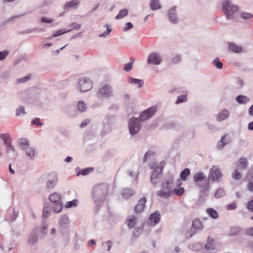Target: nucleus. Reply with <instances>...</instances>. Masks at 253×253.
<instances>
[{
    "label": "nucleus",
    "instance_id": "7c9ffc66",
    "mask_svg": "<svg viewBox=\"0 0 253 253\" xmlns=\"http://www.w3.org/2000/svg\"><path fill=\"white\" fill-rule=\"evenodd\" d=\"M161 174L158 173L153 172L151 177V182L153 184H156L159 182V176Z\"/></svg>",
    "mask_w": 253,
    "mask_h": 253
},
{
    "label": "nucleus",
    "instance_id": "0e129e2a",
    "mask_svg": "<svg viewBox=\"0 0 253 253\" xmlns=\"http://www.w3.org/2000/svg\"><path fill=\"white\" fill-rule=\"evenodd\" d=\"M73 26V29L75 30H79L81 28V25L77 23H74L72 25Z\"/></svg>",
    "mask_w": 253,
    "mask_h": 253
},
{
    "label": "nucleus",
    "instance_id": "0eeeda50",
    "mask_svg": "<svg viewBox=\"0 0 253 253\" xmlns=\"http://www.w3.org/2000/svg\"><path fill=\"white\" fill-rule=\"evenodd\" d=\"M157 109V106H154L143 111L139 116L140 120L141 121H145L150 119L156 112Z\"/></svg>",
    "mask_w": 253,
    "mask_h": 253
},
{
    "label": "nucleus",
    "instance_id": "ea45409f",
    "mask_svg": "<svg viewBox=\"0 0 253 253\" xmlns=\"http://www.w3.org/2000/svg\"><path fill=\"white\" fill-rule=\"evenodd\" d=\"M130 60H131V62L125 64L124 66V69L126 71L128 72L130 71L132 68V64L134 62V59L131 58Z\"/></svg>",
    "mask_w": 253,
    "mask_h": 253
},
{
    "label": "nucleus",
    "instance_id": "4d7b16f0",
    "mask_svg": "<svg viewBox=\"0 0 253 253\" xmlns=\"http://www.w3.org/2000/svg\"><path fill=\"white\" fill-rule=\"evenodd\" d=\"M247 189L251 192H253V182H249L247 186Z\"/></svg>",
    "mask_w": 253,
    "mask_h": 253
},
{
    "label": "nucleus",
    "instance_id": "f03ea898",
    "mask_svg": "<svg viewBox=\"0 0 253 253\" xmlns=\"http://www.w3.org/2000/svg\"><path fill=\"white\" fill-rule=\"evenodd\" d=\"M172 182L173 179L163 182L161 185L162 189L157 191V195L164 199H167L171 196L173 194V191L170 187Z\"/></svg>",
    "mask_w": 253,
    "mask_h": 253
},
{
    "label": "nucleus",
    "instance_id": "79ce46f5",
    "mask_svg": "<svg viewBox=\"0 0 253 253\" xmlns=\"http://www.w3.org/2000/svg\"><path fill=\"white\" fill-rule=\"evenodd\" d=\"M173 193H175L177 196H181L184 192V189L183 188H179L178 189H174L172 190Z\"/></svg>",
    "mask_w": 253,
    "mask_h": 253
},
{
    "label": "nucleus",
    "instance_id": "a18cd8bd",
    "mask_svg": "<svg viewBox=\"0 0 253 253\" xmlns=\"http://www.w3.org/2000/svg\"><path fill=\"white\" fill-rule=\"evenodd\" d=\"M6 151L7 153H10L12 152L13 153H15V150L14 147L11 145V144L6 145Z\"/></svg>",
    "mask_w": 253,
    "mask_h": 253
},
{
    "label": "nucleus",
    "instance_id": "473e14b6",
    "mask_svg": "<svg viewBox=\"0 0 253 253\" xmlns=\"http://www.w3.org/2000/svg\"><path fill=\"white\" fill-rule=\"evenodd\" d=\"M127 10L126 9L120 10L119 14L116 16V19H120L123 18L127 14Z\"/></svg>",
    "mask_w": 253,
    "mask_h": 253
},
{
    "label": "nucleus",
    "instance_id": "864d4df0",
    "mask_svg": "<svg viewBox=\"0 0 253 253\" xmlns=\"http://www.w3.org/2000/svg\"><path fill=\"white\" fill-rule=\"evenodd\" d=\"M8 54V52L6 50L0 52V60H2L5 59Z\"/></svg>",
    "mask_w": 253,
    "mask_h": 253
},
{
    "label": "nucleus",
    "instance_id": "c9c22d12",
    "mask_svg": "<svg viewBox=\"0 0 253 253\" xmlns=\"http://www.w3.org/2000/svg\"><path fill=\"white\" fill-rule=\"evenodd\" d=\"M225 195V192L223 189L219 188L217 189L215 193V197L216 198H220Z\"/></svg>",
    "mask_w": 253,
    "mask_h": 253
},
{
    "label": "nucleus",
    "instance_id": "e433bc0d",
    "mask_svg": "<svg viewBox=\"0 0 253 253\" xmlns=\"http://www.w3.org/2000/svg\"><path fill=\"white\" fill-rule=\"evenodd\" d=\"M69 222V219L67 215H63L60 220V224L61 225H64L66 224H68Z\"/></svg>",
    "mask_w": 253,
    "mask_h": 253
},
{
    "label": "nucleus",
    "instance_id": "e2e57ef3",
    "mask_svg": "<svg viewBox=\"0 0 253 253\" xmlns=\"http://www.w3.org/2000/svg\"><path fill=\"white\" fill-rule=\"evenodd\" d=\"M90 123V121L89 120H85L81 124L80 126L82 128L85 127Z\"/></svg>",
    "mask_w": 253,
    "mask_h": 253
},
{
    "label": "nucleus",
    "instance_id": "9d476101",
    "mask_svg": "<svg viewBox=\"0 0 253 253\" xmlns=\"http://www.w3.org/2000/svg\"><path fill=\"white\" fill-rule=\"evenodd\" d=\"M147 201L145 197H142L138 202L134 208V212L136 213L142 212L145 207V203Z\"/></svg>",
    "mask_w": 253,
    "mask_h": 253
},
{
    "label": "nucleus",
    "instance_id": "37998d69",
    "mask_svg": "<svg viewBox=\"0 0 253 253\" xmlns=\"http://www.w3.org/2000/svg\"><path fill=\"white\" fill-rule=\"evenodd\" d=\"M187 100V96L186 95H179L177 97L176 103L178 104L181 102H185Z\"/></svg>",
    "mask_w": 253,
    "mask_h": 253
},
{
    "label": "nucleus",
    "instance_id": "f3484780",
    "mask_svg": "<svg viewBox=\"0 0 253 253\" xmlns=\"http://www.w3.org/2000/svg\"><path fill=\"white\" fill-rule=\"evenodd\" d=\"M190 174V170L188 168L184 169L180 174V179L185 181Z\"/></svg>",
    "mask_w": 253,
    "mask_h": 253
},
{
    "label": "nucleus",
    "instance_id": "6e6552de",
    "mask_svg": "<svg viewBox=\"0 0 253 253\" xmlns=\"http://www.w3.org/2000/svg\"><path fill=\"white\" fill-rule=\"evenodd\" d=\"M222 176V173L216 166H213L210 169L209 175V179H211L212 181H217Z\"/></svg>",
    "mask_w": 253,
    "mask_h": 253
},
{
    "label": "nucleus",
    "instance_id": "052dcab7",
    "mask_svg": "<svg viewBox=\"0 0 253 253\" xmlns=\"http://www.w3.org/2000/svg\"><path fill=\"white\" fill-rule=\"evenodd\" d=\"M247 207L250 211L253 212V199L249 202Z\"/></svg>",
    "mask_w": 253,
    "mask_h": 253
},
{
    "label": "nucleus",
    "instance_id": "aec40b11",
    "mask_svg": "<svg viewBox=\"0 0 253 253\" xmlns=\"http://www.w3.org/2000/svg\"><path fill=\"white\" fill-rule=\"evenodd\" d=\"M206 212L210 217L213 219H216L218 217V214L217 212L212 208L207 209Z\"/></svg>",
    "mask_w": 253,
    "mask_h": 253
},
{
    "label": "nucleus",
    "instance_id": "09e8293b",
    "mask_svg": "<svg viewBox=\"0 0 253 253\" xmlns=\"http://www.w3.org/2000/svg\"><path fill=\"white\" fill-rule=\"evenodd\" d=\"M54 20L51 18L43 17L41 19V22L44 23H51L53 22Z\"/></svg>",
    "mask_w": 253,
    "mask_h": 253
},
{
    "label": "nucleus",
    "instance_id": "1a4fd4ad",
    "mask_svg": "<svg viewBox=\"0 0 253 253\" xmlns=\"http://www.w3.org/2000/svg\"><path fill=\"white\" fill-rule=\"evenodd\" d=\"M162 59L161 56L157 53H152L150 54L147 59V62L149 64L159 65L161 63Z\"/></svg>",
    "mask_w": 253,
    "mask_h": 253
},
{
    "label": "nucleus",
    "instance_id": "bf43d9fd",
    "mask_svg": "<svg viewBox=\"0 0 253 253\" xmlns=\"http://www.w3.org/2000/svg\"><path fill=\"white\" fill-rule=\"evenodd\" d=\"M111 31V30L109 28V27L107 26V31L105 32H104L102 34H101L99 36L100 37H105L107 35H109Z\"/></svg>",
    "mask_w": 253,
    "mask_h": 253
},
{
    "label": "nucleus",
    "instance_id": "a878e982",
    "mask_svg": "<svg viewBox=\"0 0 253 253\" xmlns=\"http://www.w3.org/2000/svg\"><path fill=\"white\" fill-rule=\"evenodd\" d=\"M79 3V1L77 0H73L67 2L64 5L65 9H68L71 7H75Z\"/></svg>",
    "mask_w": 253,
    "mask_h": 253
},
{
    "label": "nucleus",
    "instance_id": "de8ad7c7",
    "mask_svg": "<svg viewBox=\"0 0 253 253\" xmlns=\"http://www.w3.org/2000/svg\"><path fill=\"white\" fill-rule=\"evenodd\" d=\"M214 65L218 69H221L222 68L223 65L222 63L219 61V59L216 58L214 59L213 61Z\"/></svg>",
    "mask_w": 253,
    "mask_h": 253
},
{
    "label": "nucleus",
    "instance_id": "4468645a",
    "mask_svg": "<svg viewBox=\"0 0 253 253\" xmlns=\"http://www.w3.org/2000/svg\"><path fill=\"white\" fill-rule=\"evenodd\" d=\"M135 193V192L129 188H126L123 190L122 194L123 197L125 199H128L131 196H133Z\"/></svg>",
    "mask_w": 253,
    "mask_h": 253
},
{
    "label": "nucleus",
    "instance_id": "c756f323",
    "mask_svg": "<svg viewBox=\"0 0 253 253\" xmlns=\"http://www.w3.org/2000/svg\"><path fill=\"white\" fill-rule=\"evenodd\" d=\"M205 248L208 250H212L214 248L213 240L211 237L208 238L207 244L205 245Z\"/></svg>",
    "mask_w": 253,
    "mask_h": 253
},
{
    "label": "nucleus",
    "instance_id": "72a5a7b5",
    "mask_svg": "<svg viewBox=\"0 0 253 253\" xmlns=\"http://www.w3.org/2000/svg\"><path fill=\"white\" fill-rule=\"evenodd\" d=\"M226 135L223 136L221 139L218 142L217 144V147L218 149H221L222 147L227 143L225 139Z\"/></svg>",
    "mask_w": 253,
    "mask_h": 253
},
{
    "label": "nucleus",
    "instance_id": "b1692460",
    "mask_svg": "<svg viewBox=\"0 0 253 253\" xmlns=\"http://www.w3.org/2000/svg\"><path fill=\"white\" fill-rule=\"evenodd\" d=\"M0 138L3 141L4 145H7L11 143V137L9 134L3 133L0 134Z\"/></svg>",
    "mask_w": 253,
    "mask_h": 253
},
{
    "label": "nucleus",
    "instance_id": "603ef678",
    "mask_svg": "<svg viewBox=\"0 0 253 253\" xmlns=\"http://www.w3.org/2000/svg\"><path fill=\"white\" fill-rule=\"evenodd\" d=\"M180 56L179 55H175L172 59V63L177 64L180 61Z\"/></svg>",
    "mask_w": 253,
    "mask_h": 253
},
{
    "label": "nucleus",
    "instance_id": "9b49d317",
    "mask_svg": "<svg viewBox=\"0 0 253 253\" xmlns=\"http://www.w3.org/2000/svg\"><path fill=\"white\" fill-rule=\"evenodd\" d=\"M165 165V162L162 161L158 165L156 163L150 164V167L151 169H153V172H155L156 173H158L161 174Z\"/></svg>",
    "mask_w": 253,
    "mask_h": 253
},
{
    "label": "nucleus",
    "instance_id": "cd10ccee",
    "mask_svg": "<svg viewBox=\"0 0 253 253\" xmlns=\"http://www.w3.org/2000/svg\"><path fill=\"white\" fill-rule=\"evenodd\" d=\"M192 226L196 229L201 230L203 228L201 221L198 219H195L193 221Z\"/></svg>",
    "mask_w": 253,
    "mask_h": 253
},
{
    "label": "nucleus",
    "instance_id": "423d86ee",
    "mask_svg": "<svg viewBox=\"0 0 253 253\" xmlns=\"http://www.w3.org/2000/svg\"><path fill=\"white\" fill-rule=\"evenodd\" d=\"M140 128L139 121L137 118H132L129 122V129L131 134L138 132Z\"/></svg>",
    "mask_w": 253,
    "mask_h": 253
},
{
    "label": "nucleus",
    "instance_id": "2f4dec72",
    "mask_svg": "<svg viewBox=\"0 0 253 253\" xmlns=\"http://www.w3.org/2000/svg\"><path fill=\"white\" fill-rule=\"evenodd\" d=\"M24 150L26 151V155L30 158H32L35 156V150L30 146L28 148L25 149Z\"/></svg>",
    "mask_w": 253,
    "mask_h": 253
},
{
    "label": "nucleus",
    "instance_id": "bb28decb",
    "mask_svg": "<svg viewBox=\"0 0 253 253\" xmlns=\"http://www.w3.org/2000/svg\"><path fill=\"white\" fill-rule=\"evenodd\" d=\"M57 181V178L56 176H54L51 179H49L47 183V187L49 189L54 188L56 185Z\"/></svg>",
    "mask_w": 253,
    "mask_h": 253
},
{
    "label": "nucleus",
    "instance_id": "393cba45",
    "mask_svg": "<svg viewBox=\"0 0 253 253\" xmlns=\"http://www.w3.org/2000/svg\"><path fill=\"white\" fill-rule=\"evenodd\" d=\"M229 49L230 50L236 53H239L242 50V49L241 47L237 46L233 43L229 44Z\"/></svg>",
    "mask_w": 253,
    "mask_h": 253
},
{
    "label": "nucleus",
    "instance_id": "39448f33",
    "mask_svg": "<svg viewBox=\"0 0 253 253\" xmlns=\"http://www.w3.org/2000/svg\"><path fill=\"white\" fill-rule=\"evenodd\" d=\"M223 10L224 11L228 19L231 18L232 15L234 12L238 10V7L232 5L229 1H226L223 7Z\"/></svg>",
    "mask_w": 253,
    "mask_h": 253
},
{
    "label": "nucleus",
    "instance_id": "a211bd4d",
    "mask_svg": "<svg viewBox=\"0 0 253 253\" xmlns=\"http://www.w3.org/2000/svg\"><path fill=\"white\" fill-rule=\"evenodd\" d=\"M18 143L21 149L23 150L25 149L28 148V147H29L28 140L26 138L20 139Z\"/></svg>",
    "mask_w": 253,
    "mask_h": 253
},
{
    "label": "nucleus",
    "instance_id": "13d9d810",
    "mask_svg": "<svg viewBox=\"0 0 253 253\" xmlns=\"http://www.w3.org/2000/svg\"><path fill=\"white\" fill-rule=\"evenodd\" d=\"M33 124L37 126H42V124L41 123L40 120L39 118H35L32 121Z\"/></svg>",
    "mask_w": 253,
    "mask_h": 253
},
{
    "label": "nucleus",
    "instance_id": "f257e3e1",
    "mask_svg": "<svg viewBox=\"0 0 253 253\" xmlns=\"http://www.w3.org/2000/svg\"><path fill=\"white\" fill-rule=\"evenodd\" d=\"M206 178V176L202 172L196 173L193 177L194 181L196 183V185L200 188L201 192L208 191L209 189V183L208 181H203Z\"/></svg>",
    "mask_w": 253,
    "mask_h": 253
},
{
    "label": "nucleus",
    "instance_id": "774afa93",
    "mask_svg": "<svg viewBox=\"0 0 253 253\" xmlns=\"http://www.w3.org/2000/svg\"><path fill=\"white\" fill-rule=\"evenodd\" d=\"M249 114L252 116H253V105H252L249 108Z\"/></svg>",
    "mask_w": 253,
    "mask_h": 253
},
{
    "label": "nucleus",
    "instance_id": "412c9836",
    "mask_svg": "<svg viewBox=\"0 0 253 253\" xmlns=\"http://www.w3.org/2000/svg\"><path fill=\"white\" fill-rule=\"evenodd\" d=\"M49 199L51 202L57 204L60 201L61 197L58 193H54L50 195Z\"/></svg>",
    "mask_w": 253,
    "mask_h": 253
},
{
    "label": "nucleus",
    "instance_id": "6e6d98bb",
    "mask_svg": "<svg viewBox=\"0 0 253 253\" xmlns=\"http://www.w3.org/2000/svg\"><path fill=\"white\" fill-rule=\"evenodd\" d=\"M237 208V205L235 202H233L227 206V209L229 210H234Z\"/></svg>",
    "mask_w": 253,
    "mask_h": 253
},
{
    "label": "nucleus",
    "instance_id": "5701e85b",
    "mask_svg": "<svg viewBox=\"0 0 253 253\" xmlns=\"http://www.w3.org/2000/svg\"><path fill=\"white\" fill-rule=\"evenodd\" d=\"M248 166L247 160L246 158L242 157L239 160L237 167L241 169H246Z\"/></svg>",
    "mask_w": 253,
    "mask_h": 253
},
{
    "label": "nucleus",
    "instance_id": "69168bd1",
    "mask_svg": "<svg viewBox=\"0 0 253 253\" xmlns=\"http://www.w3.org/2000/svg\"><path fill=\"white\" fill-rule=\"evenodd\" d=\"M29 79H30V77L29 76H26L25 78L19 79L18 82V83H20V82H21V83L25 82L26 81H27L28 80H29Z\"/></svg>",
    "mask_w": 253,
    "mask_h": 253
},
{
    "label": "nucleus",
    "instance_id": "680f3d73",
    "mask_svg": "<svg viewBox=\"0 0 253 253\" xmlns=\"http://www.w3.org/2000/svg\"><path fill=\"white\" fill-rule=\"evenodd\" d=\"M133 27V25L130 22H128L126 24V27L124 29V31H126L129 29H131Z\"/></svg>",
    "mask_w": 253,
    "mask_h": 253
},
{
    "label": "nucleus",
    "instance_id": "49530a36",
    "mask_svg": "<svg viewBox=\"0 0 253 253\" xmlns=\"http://www.w3.org/2000/svg\"><path fill=\"white\" fill-rule=\"evenodd\" d=\"M62 209V205L59 203L55 204L53 208V211L56 213L60 212Z\"/></svg>",
    "mask_w": 253,
    "mask_h": 253
},
{
    "label": "nucleus",
    "instance_id": "20e7f679",
    "mask_svg": "<svg viewBox=\"0 0 253 253\" xmlns=\"http://www.w3.org/2000/svg\"><path fill=\"white\" fill-rule=\"evenodd\" d=\"M79 86L81 92H86L92 88V83L89 79L83 78L79 81Z\"/></svg>",
    "mask_w": 253,
    "mask_h": 253
},
{
    "label": "nucleus",
    "instance_id": "6ab92c4d",
    "mask_svg": "<svg viewBox=\"0 0 253 253\" xmlns=\"http://www.w3.org/2000/svg\"><path fill=\"white\" fill-rule=\"evenodd\" d=\"M175 8L173 7L169 10V20L171 22L174 23H175L177 21V18L175 15Z\"/></svg>",
    "mask_w": 253,
    "mask_h": 253
},
{
    "label": "nucleus",
    "instance_id": "5fc2aeb1",
    "mask_svg": "<svg viewBox=\"0 0 253 253\" xmlns=\"http://www.w3.org/2000/svg\"><path fill=\"white\" fill-rule=\"evenodd\" d=\"M253 15L250 13L244 12L241 14V17L247 19L252 17Z\"/></svg>",
    "mask_w": 253,
    "mask_h": 253
},
{
    "label": "nucleus",
    "instance_id": "c03bdc74",
    "mask_svg": "<svg viewBox=\"0 0 253 253\" xmlns=\"http://www.w3.org/2000/svg\"><path fill=\"white\" fill-rule=\"evenodd\" d=\"M155 152L152 151H149L147 152L143 158V162H145L147 161L148 159L150 158V156H152L154 155Z\"/></svg>",
    "mask_w": 253,
    "mask_h": 253
},
{
    "label": "nucleus",
    "instance_id": "8fccbe9b",
    "mask_svg": "<svg viewBox=\"0 0 253 253\" xmlns=\"http://www.w3.org/2000/svg\"><path fill=\"white\" fill-rule=\"evenodd\" d=\"M16 114L17 116L24 115L25 114V108L22 106L20 107L18 109H17Z\"/></svg>",
    "mask_w": 253,
    "mask_h": 253
},
{
    "label": "nucleus",
    "instance_id": "a19ab883",
    "mask_svg": "<svg viewBox=\"0 0 253 253\" xmlns=\"http://www.w3.org/2000/svg\"><path fill=\"white\" fill-rule=\"evenodd\" d=\"M78 110L81 112L85 111L86 106L83 101H80L78 103Z\"/></svg>",
    "mask_w": 253,
    "mask_h": 253
},
{
    "label": "nucleus",
    "instance_id": "58836bf2",
    "mask_svg": "<svg viewBox=\"0 0 253 253\" xmlns=\"http://www.w3.org/2000/svg\"><path fill=\"white\" fill-rule=\"evenodd\" d=\"M232 178L236 180H239L241 177V174L239 172L238 169H235L232 174Z\"/></svg>",
    "mask_w": 253,
    "mask_h": 253
},
{
    "label": "nucleus",
    "instance_id": "ddd939ff",
    "mask_svg": "<svg viewBox=\"0 0 253 253\" xmlns=\"http://www.w3.org/2000/svg\"><path fill=\"white\" fill-rule=\"evenodd\" d=\"M229 116V112L227 110H223L217 115L216 119L220 122L225 120Z\"/></svg>",
    "mask_w": 253,
    "mask_h": 253
},
{
    "label": "nucleus",
    "instance_id": "4be33fe9",
    "mask_svg": "<svg viewBox=\"0 0 253 253\" xmlns=\"http://www.w3.org/2000/svg\"><path fill=\"white\" fill-rule=\"evenodd\" d=\"M236 100L239 103L246 104L249 101L250 99L246 96L240 95L236 97Z\"/></svg>",
    "mask_w": 253,
    "mask_h": 253
},
{
    "label": "nucleus",
    "instance_id": "2eb2a0df",
    "mask_svg": "<svg viewBox=\"0 0 253 253\" xmlns=\"http://www.w3.org/2000/svg\"><path fill=\"white\" fill-rule=\"evenodd\" d=\"M149 219L151 223H153L155 224H157L160 220V214L158 212H155L151 214Z\"/></svg>",
    "mask_w": 253,
    "mask_h": 253
},
{
    "label": "nucleus",
    "instance_id": "dca6fc26",
    "mask_svg": "<svg viewBox=\"0 0 253 253\" xmlns=\"http://www.w3.org/2000/svg\"><path fill=\"white\" fill-rule=\"evenodd\" d=\"M128 82L130 84H133L137 85V87L140 88L143 85L144 82L142 80L139 79H134L131 77L128 78Z\"/></svg>",
    "mask_w": 253,
    "mask_h": 253
},
{
    "label": "nucleus",
    "instance_id": "c85d7f7f",
    "mask_svg": "<svg viewBox=\"0 0 253 253\" xmlns=\"http://www.w3.org/2000/svg\"><path fill=\"white\" fill-rule=\"evenodd\" d=\"M150 6L152 10H156L161 8L159 0H151Z\"/></svg>",
    "mask_w": 253,
    "mask_h": 253
},
{
    "label": "nucleus",
    "instance_id": "f704fd0d",
    "mask_svg": "<svg viewBox=\"0 0 253 253\" xmlns=\"http://www.w3.org/2000/svg\"><path fill=\"white\" fill-rule=\"evenodd\" d=\"M78 203V201L77 200H74L71 201H69L67 202V203L65 205V207L67 208H70L71 207H76Z\"/></svg>",
    "mask_w": 253,
    "mask_h": 253
},
{
    "label": "nucleus",
    "instance_id": "4c0bfd02",
    "mask_svg": "<svg viewBox=\"0 0 253 253\" xmlns=\"http://www.w3.org/2000/svg\"><path fill=\"white\" fill-rule=\"evenodd\" d=\"M72 29H70V30H67V31H66V30H64V29L60 30H59V31H56V32H55V33L53 34L52 36H53V37H57V36H60V35H62V34H65V33H67V32H70L71 31H72Z\"/></svg>",
    "mask_w": 253,
    "mask_h": 253
},
{
    "label": "nucleus",
    "instance_id": "7ed1b4c3",
    "mask_svg": "<svg viewBox=\"0 0 253 253\" xmlns=\"http://www.w3.org/2000/svg\"><path fill=\"white\" fill-rule=\"evenodd\" d=\"M111 95L112 88L111 86L109 84H105L102 86L97 93V96L100 99L109 97Z\"/></svg>",
    "mask_w": 253,
    "mask_h": 253
},
{
    "label": "nucleus",
    "instance_id": "3c124183",
    "mask_svg": "<svg viewBox=\"0 0 253 253\" xmlns=\"http://www.w3.org/2000/svg\"><path fill=\"white\" fill-rule=\"evenodd\" d=\"M91 170H92V169H90V168H87L86 169H83L81 171L79 172L77 174V175H78L80 174H81L83 175H87L91 171Z\"/></svg>",
    "mask_w": 253,
    "mask_h": 253
},
{
    "label": "nucleus",
    "instance_id": "338daca9",
    "mask_svg": "<svg viewBox=\"0 0 253 253\" xmlns=\"http://www.w3.org/2000/svg\"><path fill=\"white\" fill-rule=\"evenodd\" d=\"M247 232L248 235L253 236V227L249 229Z\"/></svg>",
    "mask_w": 253,
    "mask_h": 253
},
{
    "label": "nucleus",
    "instance_id": "f8f14e48",
    "mask_svg": "<svg viewBox=\"0 0 253 253\" xmlns=\"http://www.w3.org/2000/svg\"><path fill=\"white\" fill-rule=\"evenodd\" d=\"M137 217L134 215H130L127 217L126 223L129 228H133L136 224Z\"/></svg>",
    "mask_w": 253,
    "mask_h": 253
}]
</instances>
